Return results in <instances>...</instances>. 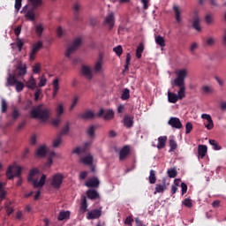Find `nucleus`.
<instances>
[{
	"instance_id": "e433bc0d",
	"label": "nucleus",
	"mask_w": 226,
	"mask_h": 226,
	"mask_svg": "<svg viewBox=\"0 0 226 226\" xmlns=\"http://www.w3.org/2000/svg\"><path fill=\"white\" fill-rule=\"evenodd\" d=\"M149 183L150 185H154V183H156V171H154V170H150Z\"/></svg>"
},
{
	"instance_id": "f8f14e48",
	"label": "nucleus",
	"mask_w": 226,
	"mask_h": 226,
	"mask_svg": "<svg viewBox=\"0 0 226 226\" xmlns=\"http://www.w3.org/2000/svg\"><path fill=\"white\" fill-rule=\"evenodd\" d=\"M102 216V207L95 208L87 213V220H96Z\"/></svg>"
},
{
	"instance_id": "a19ab883",
	"label": "nucleus",
	"mask_w": 226,
	"mask_h": 226,
	"mask_svg": "<svg viewBox=\"0 0 226 226\" xmlns=\"http://www.w3.org/2000/svg\"><path fill=\"white\" fill-rule=\"evenodd\" d=\"M80 8H82V6L79 3H75L73 4V11L76 19H79V12L80 11Z\"/></svg>"
},
{
	"instance_id": "f257e3e1",
	"label": "nucleus",
	"mask_w": 226,
	"mask_h": 226,
	"mask_svg": "<svg viewBox=\"0 0 226 226\" xmlns=\"http://www.w3.org/2000/svg\"><path fill=\"white\" fill-rule=\"evenodd\" d=\"M187 76L188 71L186 69H182L177 72V79H174V85L177 86V87H179L177 94L178 100H183V98L186 96V87L185 84V79H186Z\"/></svg>"
},
{
	"instance_id": "a878e982",
	"label": "nucleus",
	"mask_w": 226,
	"mask_h": 226,
	"mask_svg": "<svg viewBox=\"0 0 226 226\" xmlns=\"http://www.w3.org/2000/svg\"><path fill=\"white\" fill-rule=\"evenodd\" d=\"M26 87L28 89H36V79L32 76L26 82Z\"/></svg>"
},
{
	"instance_id": "39448f33",
	"label": "nucleus",
	"mask_w": 226,
	"mask_h": 226,
	"mask_svg": "<svg viewBox=\"0 0 226 226\" xmlns=\"http://www.w3.org/2000/svg\"><path fill=\"white\" fill-rule=\"evenodd\" d=\"M22 167L17 165V163H14L13 165H10L8 167V170L6 171V177L8 179H13V177H19V180L16 183V186H21L22 185Z\"/></svg>"
},
{
	"instance_id": "2f4dec72",
	"label": "nucleus",
	"mask_w": 226,
	"mask_h": 226,
	"mask_svg": "<svg viewBox=\"0 0 226 226\" xmlns=\"http://www.w3.org/2000/svg\"><path fill=\"white\" fill-rule=\"evenodd\" d=\"M81 162L85 165H93V155L88 154L81 158Z\"/></svg>"
},
{
	"instance_id": "6e6552de",
	"label": "nucleus",
	"mask_w": 226,
	"mask_h": 226,
	"mask_svg": "<svg viewBox=\"0 0 226 226\" xmlns=\"http://www.w3.org/2000/svg\"><path fill=\"white\" fill-rule=\"evenodd\" d=\"M82 43V40L80 38H77L73 41L71 47L67 48L66 51H65V57L70 58L72 54H73V52H75V50H77V49H79V47H80Z\"/></svg>"
},
{
	"instance_id": "6e6d98bb",
	"label": "nucleus",
	"mask_w": 226,
	"mask_h": 226,
	"mask_svg": "<svg viewBox=\"0 0 226 226\" xmlns=\"http://www.w3.org/2000/svg\"><path fill=\"white\" fill-rule=\"evenodd\" d=\"M87 133L90 137H94V125H91L87 129Z\"/></svg>"
},
{
	"instance_id": "6ab92c4d",
	"label": "nucleus",
	"mask_w": 226,
	"mask_h": 226,
	"mask_svg": "<svg viewBox=\"0 0 226 226\" xmlns=\"http://www.w3.org/2000/svg\"><path fill=\"white\" fill-rule=\"evenodd\" d=\"M124 125L125 126V128H132L133 127V117L125 115L124 117Z\"/></svg>"
},
{
	"instance_id": "774afa93",
	"label": "nucleus",
	"mask_w": 226,
	"mask_h": 226,
	"mask_svg": "<svg viewBox=\"0 0 226 226\" xmlns=\"http://www.w3.org/2000/svg\"><path fill=\"white\" fill-rule=\"evenodd\" d=\"M41 65L40 64H36L33 68L34 73H38L39 72H41Z\"/></svg>"
},
{
	"instance_id": "5fc2aeb1",
	"label": "nucleus",
	"mask_w": 226,
	"mask_h": 226,
	"mask_svg": "<svg viewBox=\"0 0 226 226\" xmlns=\"http://www.w3.org/2000/svg\"><path fill=\"white\" fill-rule=\"evenodd\" d=\"M192 130H193V124H192L191 122H188L185 124V133L188 135V133L192 132Z\"/></svg>"
},
{
	"instance_id": "bf43d9fd",
	"label": "nucleus",
	"mask_w": 226,
	"mask_h": 226,
	"mask_svg": "<svg viewBox=\"0 0 226 226\" xmlns=\"http://www.w3.org/2000/svg\"><path fill=\"white\" fill-rule=\"evenodd\" d=\"M79 102V97L78 96H75L72 100V105L70 106L69 108V110H73V109H75V106L77 105V103Z\"/></svg>"
},
{
	"instance_id": "bb28decb",
	"label": "nucleus",
	"mask_w": 226,
	"mask_h": 226,
	"mask_svg": "<svg viewBox=\"0 0 226 226\" xmlns=\"http://www.w3.org/2000/svg\"><path fill=\"white\" fill-rule=\"evenodd\" d=\"M192 27H194L196 29V31H201V27H200V18H199L198 15H196L193 18L192 20Z\"/></svg>"
},
{
	"instance_id": "0e129e2a",
	"label": "nucleus",
	"mask_w": 226,
	"mask_h": 226,
	"mask_svg": "<svg viewBox=\"0 0 226 226\" xmlns=\"http://www.w3.org/2000/svg\"><path fill=\"white\" fill-rule=\"evenodd\" d=\"M17 47H18L19 52H21L22 48L24 47V41H22L21 39H18V41H17Z\"/></svg>"
},
{
	"instance_id": "b1692460",
	"label": "nucleus",
	"mask_w": 226,
	"mask_h": 226,
	"mask_svg": "<svg viewBox=\"0 0 226 226\" xmlns=\"http://www.w3.org/2000/svg\"><path fill=\"white\" fill-rule=\"evenodd\" d=\"M157 149H163L167 144V136H161L158 138Z\"/></svg>"
},
{
	"instance_id": "a18cd8bd",
	"label": "nucleus",
	"mask_w": 226,
	"mask_h": 226,
	"mask_svg": "<svg viewBox=\"0 0 226 226\" xmlns=\"http://www.w3.org/2000/svg\"><path fill=\"white\" fill-rule=\"evenodd\" d=\"M170 151L169 153H172V151H176L177 149V143L174 139H170Z\"/></svg>"
},
{
	"instance_id": "de8ad7c7",
	"label": "nucleus",
	"mask_w": 226,
	"mask_h": 226,
	"mask_svg": "<svg viewBox=\"0 0 226 226\" xmlns=\"http://www.w3.org/2000/svg\"><path fill=\"white\" fill-rule=\"evenodd\" d=\"M62 114H64V108L63 107V104H59L56 107V117H61Z\"/></svg>"
},
{
	"instance_id": "603ef678",
	"label": "nucleus",
	"mask_w": 226,
	"mask_h": 226,
	"mask_svg": "<svg viewBox=\"0 0 226 226\" xmlns=\"http://www.w3.org/2000/svg\"><path fill=\"white\" fill-rule=\"evenodd\" d=\"M35 33H36L37 36H41V34L43 33V26L42 25H37L35 26Z\"/></svg>"
},
{
	"instance_id": "4468645a",
	"label": "nucleus",
	"mask_w": 226,
	"mask_h": 226,
	"mask_svg": "<svg viewBox=\"0 0 226 226\" xmlns=\"http://www.w3.org/2000/svg\"><path fill=\"white\" fill-rule=\"evenodd\" d=\"M96 116V114H94V112L91 111V110H87L84 113H80L78 117L79 119H84L85 121H87L89 119H94V117Z\"/></svg>"
},
{
	"instance_id": "e2e57ef3",
	"label": "nucleus",
	"mask_w": 226,
	"mask_h": 226,
	"mask_svg": "<svg viewBox=\"0 0 226 226\" xmlns=\"http://www.w3.org/2000/svg\"><path fill=\"white\" fill-rule=\"evenodd\" d=\"M180 186L182 188V195H185L188 192V185L185 182H182Z\"/></svg>"
},
{
	"instance_id": "7ed1b4c3",
	"label": "nucleus",
	"mask_w": 226,
	"mask_h": 226,
	"mask_svg": "<svg viewBox=\"0 0 226 226\" xmlns=\"http://www.w3.org/2000/svg\"><path fill=\"white\" fill-rule=\"evenodd\" d=\"M31 5H26L23 7L21 13H26L25 17L27 20H31L32 22L36 19V14L34 11L38 10V7L43 4L42 0H28Z\"/></svg>"
},
{
	"instance_id": "864d4df0",
	"label": "nucleus",
	"mask_w": 226,
	"mask_h": 226,
	"mask_svg": "<svg viewBox=\"0 0 226 226\" xmlns=\"http://www.w3.org/2000/svg\"><path fill=\"white\" fill-rule=\"evenodd\" d=\"M1 110L3 113H4L8 110V103L6 102V101L4 99L2 100Z\"/></svg>"
},
{
	"instance_id": "473e14b6",
	"label": "nucleus",
	"mask_w": 226,
	"mask_h": 226,
	"mask_svg": "<svg viewBox=\"0 0 226 226\" xmlns=\"http://www.w3.org/2000/svg\"><path fill=\"white\" fill-rule=\"evenodd\" d=\"M80 209L83 213H86V211H87V200L86 199L85 195L81 196Z\"/></svg>"
},
{
	"instance_id": "4c0bfd02",
	"label": "nucleus",
	"mask_w": 226,
	"mask_h": 226,
	"mask_svg": "<svg viewBox=\"0 0 226 226\" xmlns=\"http://www.w3.org/2000/svg\"><path fill=\"white\" fill-rule=\"evenodd\" d=\"M69 132H70V123L67 122L58 135H61V137H63V135H68Z\"/></svg>"
},
{
	"instance_id": "a211bd4d",
	"label": "nucleus",
	"mask_w": 226,
	"mask_h": 226,
	"mask_svg": "<svg viewBox=\"0 0 226 226\" xmlns=\"http://www.w3.org/2000/svg\"><path fill=\"white\" fill-rule=\"evenodd\" d=\"M207 153V146L206 145H199L198 146V157H200L201 160L206 156Z\"/></svg>"
},
{
	"instance_id": "0eeeda50",
	"label": "nucleus",
	"mask_w": 226,
	"mask_h": 226,
	"mask_svg": "<svg viewBox=\"0 0 226 226\" xmlns=\"http://www.w3.org/2000/svg\"><path fill=\"white\" fill-rule=\"evenodd\" d=\"M64 179V176L63 174L56 173L53 175L50 185L53 188L59 190V188H61V185H63Z\"/></svg>"
},
{
	"instance_id": "c85d7f7f",
	"label": "nucleus",
	"mask_w": 226,
	"mask_h": 226,
	"mask_svg": "<svg viewBox=\"0 0 226 226\" xmlns=\"http://www.w3.org/2000/svg\"><path fill=\"white\" fill-rule=\"evenodd\" d=\"M94 73H102L103 72V65L102 64V58L97 61L94 66Z\"/></svg>"
},
{
	"instance_id": "c9c22d12",
	"label": "nucleus",
	"mask_w": 226,
	"mask_h": 226,
	"mask_svg": "<svg viewBox=\"0 0 226 226\" xmlns=\"http://www.w3.org/2000/svg\"><path fill=\"white\" fill-rule=\"evenodd\" d=\"M142 52H144V44L140 43L136 49L137 59H140V57H142Z\"/></svg>"
},
{
	"instance_id": "ea45409f",
	"label": "nucleus",
	"mask_w": 226,
	"mask_h": 226,
	"mask_svg": "<svg viewBox=\"0 0 226 226\" xmlns=\"http://www.w3.org/2000/svg\"><path fill=\"white\" fill-rule=\"evenodd\" d=\"M63 142V136L61 134H58L56 138L53 140V147H59V144Z\"/></svg>"
},
{
	"instance_id": "5701e85b",
	"label": "nucleus",
	"mask_w": 226,
	"mask_h": 226,
	"mask_svg": "<svg viewBox=\"0 0 226 226\" xmlns=\"http://www.w3.org/2000/svg\"><path fill=\"white\" fill-rule=\"evenodd\" d=\"M18 75L19 77H22V75H26V73H27V66L26 65V64H19L18 67Z\"/></svg>"
},
{
	"instance_id": "9d476101",
	"label": "nucleus",
	"mask_w": 226,
	"mask_h": 226,
	"mask_svg": "<svg viewBox=\"0 0 226 226\" xmlns=\"http://www.w3.org/2000/svg\"><path fill=\"white\" fill-rule=\"evenodd\" d=\"M103 25L108 26L109 31H112V29H114V26H116V18L114 17V12L108 13L103 21Z\"/></svg>"
},
{
	"instance_id": "9b49d317",
	"label": "nucleus",
	"mask_w": 226,
	"mask_h": 226,
	"mask_svg": "<svg viewBox=\"0 0 226 226\" xmlns=\"http://www.w3.org/2000/svg\"><path fill=\"white\" fill-rule=\"evenodd\" d=\"M168 124H170V126H171L172 128H176L177 130H181V128H183V124L181 123V120L176 117H170Z\"/></svg>"
},
{
	"instance_id": "3c124183",
	"label": "nucleus",
	"mask_w": 226,
	"mask_h": 226,
	"mask_svg": "<svg viewBox=\"0 0 226 226\" xmlns=\"http://www.w3.org/2000/svg\"><path fill=\"white\" fill-rule=\"evenodd\" d=\"M14 8L16 13H19V11H20V8H22V0H15Z\"/></svg>"
},
{
	"instance_id": "c756f323",
	"label": "nucleus",
	"mask_w": 226,
	"mask_h": 226,
	"mask_svg": "<svg viewBox=\"0 0 226 226\" xmlns=\"http://www.w3.org/2000/svg\"><path fill=\"white\" fill-rule=\"evenodd\" d=\"M177 100H179L177 94L168 92V101L170 102V103H177Z\"/></svg>"
},
{
	"instance_id": "09e8293b",
	"label": "nucleus",
	"mask_w": 226,
	"mask_h": 226,
	"mask_svg": "<svg viewBox=\"0 0 226 226\" xmlns=\"http://www.w3.org/2000/svg\"><path fill=\"white\" fill-rule=\"evenodd\" d=\"M15 86L17 93H22V91H24V83L21 81H18Z\"/></svg>"
},
{
	"instance_id": "37998d69",
	"label": "nucleus",
	"mask_w": 226,
	"mask_h": 226,
	"mask_svg": "<svg viewBox=\"0 0 226 226\" xmlns=\"http://www.w3.org/2000/svg\"><path fill=\"white\" fill-rule=\"evenodd\" d=\"M167 174L169 177L174 178L177 177V170H176V168H173V169L168 170Z\"/></svg>"
},
{
	"instance_id": "13d9d810",
	"label": "nucleus",
	"mask_w": 226,
	"mask_h": 226,
	"mask_svg": "<svg viewBox=\"0 0 226 226\" xmlns=\"http://www.w3.org/2000/svg\"><path fill=\"white\" fill-rule=\"evenodd\" d=\"M46 84H47V78H45L44 76H41V78H40V82H39V87H45L46 86Z\"/></svg>"
},
{
	"instance_id": "49530a36",
	"label": "nucleus",
	"mask_w": 226,
	"mask_h": 226,
	"mask_svg": "<svg viewBox=\"0 0 226 226\" xmlns=\"http://www.w3.org/2000/svg\"><path fill=\"white\" fill-rule=\"evenodd\" d=\"M11 117H12L13 121H15V120L19 119V117H20V111H19L17 109V108H14L12 109Z\"/></svg>"
},
{
	"instance_id": "dca6fc26",
	"label": "nucleus",
	"mask_w": 226,
	"mask_h": 226,
	"mask_svg": "<svg viewBox=\"0 0 226 226\" xmlns=\"http://www.w3.org/2000/svg\"><path fill=\"white\" fill-rule=\"evenodd\" d=\"M85 186H87V188H98V186H100V180L96 177L89 178L86 182Z\"/></svg>"
},
{
	"instance_id": "ddd939ff",
	"label": "nucleus",
	"mask_w": 226,
	"mask_h": 226,
	"mask_svg": "<svg viewBox=\"0 0 226 226\" xmlns=\"http://www.w3.org/2000/svg\"><path fill=\"white\" fill-rule=\"evenodd\" d=\"M201 119H206L207 121L208 124L205 125V127L207 130H213V128H215V123L213 122V118L211 117V115L202 114Z\"/></svg>"
},
{
	"instance_id": "423d86ee",
	"label": "nucleus",
	"mask_w": 226,
	"mask_h": 226,
	"mask_svg": "<svg viewBox=\"0 0 226 226\" xmlns=\"http://www.w3.org/2000/svg\"><path fill=\"white\" fill-rule=\"evenodd\" d=\"M41 49H43V42L41 41H38L32 45V49L29 53L30 61H34V59H36V54H38Z\"/></svg>"
},
{
	"instance_id": "338daca9",
	"label": "nucleus",
	"mask_w": 226,
	"mask_h": 226,
	"mask_svg": "<svg viewBox=\"0 0 226 226\" xmlns=\"http://www.w3.org/2000/svg\"><path fill=\"white\" fill-rule=\"evenodd\" d=\"M5 207H6V213L8 215V216H10V215H11V213H13V207H11V204H7L5 206Z\"/></svg>"
},
{
	"instance_id": "c03bdc74",
	"label": "nucleus",
	"mask_w": 226,
	"mask_h": 226,
	"mask_svg": "<svg viewBox=\"0 0 226 226\" xmlns=\"http://www.w3.org/2000/svg\"><path fill=\"white\" fill-rule=\"evenodd\" d=\"M113 52L117 54V56H118V57H121V56L123 55V46L118 45L117 47H115L113 49Z\"/></svg>"
},
{
	"instance_id": "4d7b16f0",
	"label": "nucleus",
	"mask_w": 226,
	"mask_h": 226,
	"mask_svg": "<svg viewBox=\"0 0 226 226\" xmlns=\"http://www.w3.org/2000/svg\"><path fill=\"white\" fill-rule=\"evenodd\" d=\"M72 153H73L74 154H80L81 153H86V147L81 148V147H76V148L72 151Z\"/></svg>"
},
{
	"instance_id": "1a4fd4ad",
	"label": "nucleus",
	"mask_w": 226,
	"mask_h": 226,
	"mask_svg": "<svg viewBox=\"0 0 226 226\" xmlns=\"http://www.w3.org/2000/svg\"><path fill=\"white\" fill-rule=\"evenodd\" d=\"M96 117H103L104 121H110V119H114V111L112 109L105 110L102 108L99 112L96 113Z\"/></svg>"
},
{
	"instance_id": "cd10ccee",
	"label": "nucleus",
	"mask_w": 226,
	"mask_h": 226,
	"mask_svg": "<svg viewBox=\"0 0 226 226\" xmlns=\"http://www.w3.org/2000/svg\"><path fill=\"white\" fill-rule=\"evenodd\" d=\"M59 91V79H55L53 80V98L57 96V92Z\"/></svg>"
},
{
	"instance_id": "4be33fe9",
	"label": "nucleus",
	"mask_w": 226,
	"mask_h": 226,
	"mask_svg": "<svg viewBox=\"0 0 226 226\" xmlns=\"http://www.w3.org/2000/svg\"><path fill=\"white\" fill-rule=\"evenodd\" d=\"M87 197L91 200H95V199H100V194L96 190H88L87 191Z\"/></svg>"
},
{
	"instance_id": "72a5a7b5",
	"label": "nucleus",
	"mask_w": 226,
	"mask_h": 226,
	"mask_svg": "<svg viewBox=\"0 0 226 226\" xmlns=\"http://www.w3.org/2000/svg\"><path fill=\"white\" fill-rule=\"evenodd\" d=\"M173 11L175 12L177 22H181V10H179V6L174 5Z\"/></svg>"
},
{
	"instance_id": "052dcab7",
	"label": "nucleus",
	"mask_w": 226,
	"mask_h": 226,
	"mask_svg": "<svg viewBox=\"0 0 226 226\" xmlns=\"http://www.w3.org/2000/svg\"><path fill=\"white\" fill-rule=\"evenodd\" d=\"M205 20H206V23H207V25L213 24V20H214L213 15L207 14V15L205 17Z\"/></svg>"
},
{
	"instance_id": "7c9ffc66",
	"label": "nucleus",
	"mask_w": 226,
	"mask_h": 226,
	"mask_svg": "<svg viewBox=\"0 0 226 226\" xmlns=\"http://www.w3.org/2000/svg\"><path fill=\"white\" fill-rule=\"evenodd\" d=\"M70 218V211H61L58 215V222H63V220H68Z\"/></svg>"
},
{
	"instance_id": "f03ea898",
	"label": "nucleus",
	"mask_w": 226,
	"mask_h": 226,
	"mask_svg": "<svg viewBox=\"0 0 226 226\" xmlns=\"http://www.w3.org/2000/svg\"><path fill=\"white\" fill-rule=\"evenodd\" d=\"M30 116L32 119H40L45 123L50 117V109L43 104H39L30 111Z\"/></svg>"
},
{
	"instance_id": "aec40b11",
	"label": "nucleus",
	"mask_w": 226,
	"mask_h": 226,
	"mask_svg": "<svg viewBox=\"0 0 226 226\" xmlns=\"http://www.w3.org/2000/svg\"><path fill=\"white\" fill-rule=\"evenodd\" d=\"M35 156H38L39 158H44V156H47V147L41 146L38 147L35 152Z\"/></svg>"
},
{
	"instance_id": "393cba45",
	"label": "nucleus",
	"mask_w": 226,
	"mask_h": 226,
	"mask_svg": "<svg viewBox=\"0 0 226 226\" xmlns=\"http://www.w3.org/2000/svg\"><path fill=\"white\" fill-rule=\"evenodd\" d=\"M18 82L19 80L17 79V78H15L13 74H10V73L8 74L6 86L13 87Z\"/></svg>"
},
{
	"instance_id": "79ce46f5",
	"label": "nucleus",
	"mask_w": 226,
	"mask_h": 226,
	"mask_svg": "<svg viewBox=\"0 0 226 226\" xmlns=\"http://www.w3.org/2000/svg\"><path fill=\"white\" fill-rule=\"evenodd\" d=\"M122 100H130V89L124 88L121 94Z\"/></svg>"
},
{
	"instance_id": "680f3d73",
	"label": "nucleus",
	"mask_w": 226,
	"mask_h": 226,
	"mask_svg": "<svg viewBox=\"0 0 226 226\" xmlns=\"http://www.w3.org/2000/svg\"><path fill=\"white\" fill-rule=\"evenodd\" d=\"M215 40L213 37H209L206 43L208 47H213L215 45Z\"/></svg>"
},
{
	"instance_id": "69168bd1",
	"label": "nucleus",
	"mask_w": 226,
	"mask_h": 226,
	"mask_svg": "<svg viewBox=\"0 0 226 226\" xmlns=\"http://www.w3.org/2000/svg\"><path fill=\"white\" fill-rule=\"evenodd\" d=\"M183 204L184 206H185V207H192V200H190L189 198L185 199Z\"/></svg>"
},
{
	"instance_id": "f704fd0d",
	"label": "nucleus",
	"mask_w": 226,
	"mask_h": 226,
	"mask_svg": "<svg viewBox=\"0 0 226 226\" xmlns=\"http://www.w3.org/2000/svg\"><path fill=\"white\" fill-rule=\"evenodd\" d=\"M200 91L203 93V94H211L214 89L211 86H203L201 87Z\"/></svg>"
},
{
	"instance_id": "8fccbe9b",
	"label": "nucleus",
	"mask_w": 226,
	"mask_h": 226,
	"mask_svg": "<svg viewBox=\"0 0 226 226\" xmlns=\"http://www.w3.org/2000/svg\"><path fill=\"white\" fill-rule=\"evenodd\" d=\"M6 199V191L3 189V183L0 182V200Z\"/></svg>"
},
{
	"instance_id": "f3484780",
	"label": "nucleus",
	"mask_w": 226,
	"mask_h": 226,
	"mask_svg": "<svg viewBox=\"0 0 226 226\" xmlns=\"http://www.w3.org/2000/svg\"><path fill=\"white\" fill-rule=\"evenodd\" d=\"M130 155V147L129 146H124L119 153V160H126L128 156Z\"/></svg>"
},
{
	"instance_id": "412c9836",
	"label": "nucleus",
	"mask_w": 226,
	"mask_h": 226,
	"mask_svg": "<svg viewBox=\"0 0 226 226\" xmlns=\"http://www.w3.org/2000/svg\"><path fill=\"white\" fill-rule=\"evenodd\" d=\"M163 185L157 184L155 185V191L154 192V195H156V193H163L165 190H167V185H165V179L162 180Z\"/></svg>"
},
{
	"instance_id": "20e7f679",
	"label": "nucleus",
	"mask_w": 226,
	"mask_h": 226,
	"mask_svg": "<svg viewBox=\"0 0 226 226\" xmlns=\"http://www.w3.org/2000/svg\"><path fill=\"white\" fill-rule=\"evenodd\" d=\"M38 174H40V170H38V168L32 169L29 172L27 180L29 183H33L34 188H43L45 181H47V175L42 174L38 182V179H34V176H38Z\"/></svg>"
},
{
	"instance_id": "2eb2a0df",
	"label": "nucleus",
	"mask_w": 226,
	"mask_h": 226,
	"mask_svg": "<svg viewBox=\"0 0 226 226\" xmlns=\"http://www.w3.org/2000/svg\"><path fill=\"white\" fill-rule=\"evenodd\" d=\"M81 73L87 79V80H91L93 79V72L87 65H82Z\"/></svg>"
},
{
	"instance_id": "58836bf2",
	"label": "nucleus",
	"mask_w": 226,
	"mask_h": 226,
	"mask_svg": "<svg viewBox=\"0 0 226 226\" xmlns=\"http://www.w3.org/2000/svg\"><path fill=\"white\" fill-rule=\"evenodd\" d=\"M155 43L160 45V47H165V39L162 35H157L155 37Z\"/></svg>"
}]
</instances>
